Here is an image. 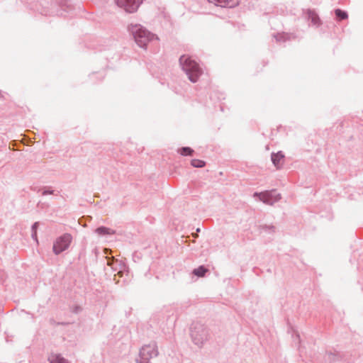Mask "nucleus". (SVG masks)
Segmentation results:
<instances>
[{
	"label": "nucleus",
	"mask_w": 363,
	"mask_h": 363,
	"mask_svg": "<svg viewBox=\"0 0 363 363\" xmlns=\"http://www.w3.org/2000/svg\"><path fill=\"white\" fill-rule=\"evenodd\" d=\"M95 233H97L99 235H114L116 233V231L105 226H100L95 230Z\"/></svg>",
	"instance_id": "nucleus-10"
},
{
	"label": "nucleus",
	"mask_w": 363,
	"mask_h": 363,
	"mask_svg": "<svg viewBox=\"0 0 363 363\" xmlns=\"http://www.w3.org/2000/svg\"><path fill=\"white\" fill-rule=\"evenodd\" d=\"M191 164L194 167H203L205 166L206 163L203 160L194 159L191 161Z\"/></svg>",
	"instance_id": "nucleus-16"
},
{
	"label": "nucleus",
	"mask_w": 363,
	"mask_h": 363,
	"mask_svg": "<svg viewBox=\"0 0 363 363\" xmlns=\"http://www.w3.org/2000/svg\"><path fill=\"white\" fill-rule=\"evenodd\" d=\"M209 3L214 4L217 6L233 8L236 6L239 0H208Z\"/></svg>",
	"instance_id": "nucleus-8"
},
{
	"label": "nucleus",
	"mask_w": 363,
	"mask_h": 363,
	"mask_svg": "<svg viewBox=\"0 0 363 363\" xmlns=\"http://www.w3.org/2000/svg\"><path fill=\"white\" fill-rule=\"evenodd\" d=\"M159 354L156 342H152L142 347L139 352L138 363H150V360Z\"/></svg>",
	"instance_id": "nucleus-4"
},
{
	"label": "nucleus",
	"mask_w": 363,
	"mask_h": 363,
	"mask_svg": "<svg viewBox=\"0 0 363 363\" xmlns=\"http://www.w3.org/2000/svg\"><path fill=\"white\" fill-rule=\"evenodd\" d=\"M179 64L183 71L188 76L191 82H196L202 73L198 63L191 60L189 57L182 55L179 58Z\"/></svg>",
	"instance_id": "nucleus-2"
},
{
	"label": "nucleus",
	"mask_w": 363,
	"mask_h": 363,
	"mask_svg": "<svg viewBox=\"0 0 363 363\" xmlns=\"http://www.w3.org/2000/svg\"><path fill=\"white\" fill-rule=\"evenodd\" d=\"M54 191L53 190H44L42 193L43 196L48 195V194H53Z\"/></svg>",
	"instance_id": "nucleus-21"
},
{
	"label": "nucleus",
	"mask_w": 363,
	"mask_h": 363,
	"mask_svg": "<svg viewBox=\"0 0 363 363\" xmlns=\"http://www.w3.org/2000/svg\"><path fill=\"white\" fill-rule=\"evenodd\" d=\"M81 310L80 307L77 306L76 307L75 310H74V312L77 313L78 311H79Z\"/></svg>",
	"instance_id": "nucleus-24"
},
{
	"label": "nucleus",
	"mask_w": 363,
	"mask_h": 363,
	"mask_svg": "<svg viewBox=\"0 0 363 363\" xmlns=\"http://www.w3.org/2000/svg\"><path fill=\"white\" fill-rule=\"evenodd\" d=\"M143 0H115L118 7L126 13H133L138 11Z\"/></svg>",
	"instance_id": "nucleus-7"
},
{
	"label": "nucleus",
	"mask_w": 363,
	"mask_h": 363,
	"mask_svg": "<svg viewBox=\"0 0 363 363\" xmlns=\"http://www.w3.org/2000/svg\"><path fill=\"white\" fill-rule=\"evenodd\" d=\"M108 252H111L110 249H105V253H108Z\"/></svg>",
	"instance_id": "nucleus-25"
},
{
	"label": "nucleus",
	"mask_w": 363,
	"mask_h": 363,
	"mask_svg": "<svg viewBox=\"0 0 363 363\" xmlns=\"http://www.w3.org/2000/svg\"><path fill=\"white\" fill-rule=\"evenodd\" d=\"M335 13L336 18L338 21H342L347 19L348 18L347 13L345 11H342L340 9H337L335 10Z\"/></svg>",
	"instance_id": "nucleus-14"
},
{
	"label": "nucleus",
	"mask_w": 363,
	"mask_h": 363,
	"mask_svg": "<svg viewBox=\"0 0 363 363\" xmlns=\"http://www.w3.org/2000/svg\"><path fill=\"white\" fill-rule=\"evenodd\" d=\"M38 225H39V223L38 222H35L33 225H32V227H31V230L32 232H37V229L38 228Z\"/></svg>",
	"instance_id": "nucleus-20"
},
{
	"label": "nucleus",
	"mask_w": 363,
	"mask_h": 363,
	"mask_svg": "<svg viewBox=\"0 0 363 363\" xmlns=\"http://www.w3.org/2000/svg\"><path fill=\"white\" fill-rule=\"evenodd\" d=\"M31 237L36 242H38L37 232H32Z\"/></svg>",
	"instance_id": "nucleus-22"
},
{
	"label": "nucleus",
	"mask_w": 363,
	"mask_h": 363,
	"mask_svg": "<svg viewBox=\"0 0 363 363\" xmlns=\"http://www.w3.org/2000/svg\"><path fill=\"white\" fill-rule=\"evenodd\" d=\"M107 265L113 267V265L114 264V262H117L118 260L117 259H115L113 257H107Z\"/></svg>",
	"instance_id": "nucleus-19"
},
{
	"label": "nucleus",
	"mask_w": 363,
	"mask_h": 363,
	"mask_svg": "<svg viewBox=\"0 0 363 363\" xmlns=\"http://www.w3.org/2000/svg\"><path fill=\"white\" fill-rule=\"evenodd\" d=\"M254 197H259V199L263 203L272 206L274 203L281 199V194H277L276 190L265 191L263 192H255L253 195Z\"/></svg>",
	"instance_id": "nucleus-6"
},
{
	"label": "nucleus",
	"mask_w": 363,
	"mask_h": 363,
	"mask_svg": "<svg viewBox=\"0 0 363 363\" xmlns=\"http://www.w3.org/2000/svg\"><path fill=\"white\" fill-rule=\"evenodd\" d=\"M48 360L50 363H69L66 359L57 354H51Z\"/></svg>",
	"instance_id": "nucleus-12"
},
{
	"label": "nucleus",
	"mask_w": 363,
	"mask_h": 363,
	"mask_svg": "<svg viewBox=\"0 0 363 363\" xmlns=\"http://www.w3.org/2000/svg\"><path fill=\"white\" fill-rule=\"evenodd\" d=\"M296 337H297V339L299 340V335L298 334L296 335Z\"/></svg>",
	"instance_id": "nucleus-27"
},
{
	"label": "nucleus",
	"mask_w": 363,
	"mask_h": 363,
	"mask_svg": "<svg viewBox=\"0 0 363 363\" xmlns=\"http://www.w3.org/2000/svg\"><path fill=\"white\" fill-rule=\"evenodd\" d=\"M178 152L183 156H191L194 151L189 147H183Z\"/></svg>",
	"instance_id": "nucleus-15"
},
{
	"label": "nucleus",
	"mask_w": 363,
	"mask_h": 363,
	"mask_svg": "<svg viewBox=\"0 0 363 363\" xmlns=\"http://www.w3.org/2000/svg\"><path fill=\"white\" fill-rule=\"evenodd\" d=\"M208 272V269L206 267L201 265V266L199 267L198 268L194 269L193 270V274L199 277H203L205 276L206 273Z\"/></svg>",
	"instance_id": "nucleus-13"
},
{
	"label": "nucleus",
	"mask_w": 363,
	"mask_h": 363,
	"mask_svg": "<svg viewBox=\"0 0 363 363\" xmlns=\"http://www.w3.org/2000/svg\"><path fill=\"white\" fill-rule=\"evenodd\" d=\"M118 274L122 277L123 276V272H118Z\"/></svg>",
	"instance_id": "nucleus-26"
},
{
	"label": "nucleus",
	"mask_w": 363,
	"mask_h": 363,
	"mask_svg": "<svg viewBox=\"0 0 363 363\" xmlns=\"http://www.w3.org/2000/svg\"><path fill=\"white\" fill-rule=\"evenodd\" d=\"M191 337L192 342L201 347L209 340V330L204 325L195 323L191 328Z\"/></svg>",
	"instance_id": "nucleus-3"
},
{
	"label": "nucleus",
	"mask_w": 363,
	"mask_h": 363,
	"mask_svg": "<svg viewBox=\"0 0 363 363\" xmlns=\"http://www.w3.org/2000/svg\"><path fill=\"white\" fill-rule=\"evenodd\" d=\"M307 14L308 19L311 21V23L314 26H319L320 24L319 16L315 11L308 10Z\"/></svg>",
	"instance_id": "nucleus-11"
},
{
	"label": "nucleus",
	"mask_w": 363,
	"mask_h": 363,
	"mask_svg": "<svg viewBox=\"0 0 363 363\" xmlns=\"http://www.w3.org/2000/svg\"><path fill=\"white\" fill-rule=\"evenodd\" d=\"M1 97V92L0 91V98Z\"/></svg>",
	"instance_id": "nucleus-28"
},
{
	"label": "nucleus",
	"mask_w": 363,
	"mask_h": 363,
	"mask_svg": "<svg viewBox=\"0 0 363 363\" xmlns=\"http://www.w3.org/2000/svg\"><path fill=\"white\" fill-rule=\"evenodd\" d=\"M277 41H286L289 39V35L286 33H278L277 35H274Z\"/></svg>",
	"instance_id": "nucleus-17"
},
{
	"label": "nucleus",
	"mask_w": 363,
	"mask_h": 363,
	"mask_svg": "<svg viewBox=\"0 0 363 363\" xmlns=\"http://www.w3.org/2000/svg\"><path fill=\"white\" fill-rule=\"evenodd\" d=\"M328 355L330 356V359L334 360L333 357L335 356V354H333V353L330 352V353L328 354Z\"/></svg>",
	"instance_id": "nucleus-23"
},
{
	"label": "nucleus",
	"mask_w": 363,
	"mask_h": 363,
	"mask_svg": "<svg viewBox=\"0 0 363 363\" xmlns=\"http://www.w3.org/2000/svg\"><path fill=\"white\" fill-rule=\"evenodd\" d=\"M284 158V155L281 151L277 153H272L271 155L272 162L277 169H280L282 167Z\"/></svg>",
	"instance_id": "nucleus-9"
},
{
	"label": "nucleus",
	"mask_w": 363,
	"mask_h": 363,
	"mask_svg": "<svg viewBox=\"0 0 363 363\" xmlns=\"http://www.w3.org/2000/svg\"><path fill=\"white\" fill-rule=\"evenodd\" d=\"M260 229L264 230V231L274 232L275 227L274 225H260Z\"/></svg>",
	"instance_id": "nucleus-18"
},
{
	"label": "nucleus",
	"mask_w": 363,
	"mask_h": 363,
	"mask_svg": "<svg viewBox=\"0 0 363 363\" xmlns=\"http://www.w3.org/2000/svg\"><path fill=\"white\" fill-rule=\"evenodd\" d=\"M128 30L133 35L137 45L143 48H145L147 43L155 38H157L155 35L140 24H130L128 26Z\"/></svg>",
	"instance_id": "nucleus-1"
},
{
	"label": "nucleus",
	"mask_w": 363,
	"mask_h": 363,
	"mask_svg": "<svg viewBox=\"0 0 363 363\" xmlns=\"http://www.w3.org/2000/svg\"><path fill=\"white\" fill-rule=\"evenodd\" d=\"M72 242V235L70 233H64L57 238L53 243L52 251L55 255H58L67 250Z\"/></svg>",
	"instance_id": "nucleus-5"
}]
</instances>
